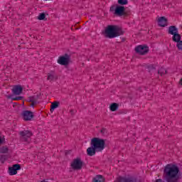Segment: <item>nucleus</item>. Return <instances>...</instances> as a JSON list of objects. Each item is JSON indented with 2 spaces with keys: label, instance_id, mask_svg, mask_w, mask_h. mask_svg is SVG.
Returning <instances> with one entry per match:
<instances>
[{
  "label": "nucleus",
  "instance_id": "f257e3e1",
  "mask_svg": "<svg viewBox=\"0 0 182 182\" xmlns=\"http://www.w3.org/2000/svg\"><path fill=\"white\" fill-rule=\"evenodd\" d=\"M163 177L166 182L180 181V168L174 164H168L164 168Z\"/></svg>",
  "mask_w": 182,
  "mask_h": 182
},
{
  "label": "nucleus",
  "instance_id": "f03ea898",
  "mask_svg": "<svg viewBox=\"0 0 182 182\" xmlns=\"http://www.w3.org/2000/svg\"><path fill=\"white\" fill-rule=\"evenodd\" d=\"M91 146L87 149V156H95L96 151H103L106 146V139L94 137L91 139Z\"/></svg>",
  "mask_w": 182,
  "mask_h": 182
},
{
  "label": "nucleus",
  "instance_id": "7ed1b4c3",
  "mask_svg": "<svg viewBox=\"0 0 182 182\" xmlns=\"http://www.w3.org/2000/svg\"><path fill=\"white\" fill-rule=\"evenodd\" d=\"M102 34L104 35L105 38L112 39L113 38L120 36V35H124V31L119 26L109 25L105 31H102Z\"/></svg>",
  "mask_w": 182,
  "mask_h": 182
},
{
  "label": "nucleus",
  "instance_id": "20e7f679",
  "mask_svg": "<svg viewBox=\"0 0 182 182\" xmlns=\"http://www.w3.org/2000/svg\"><path fill=\"white\" fill-rule=\"evenodd\" d=\"M110 12H114V15L117 16H127V15H130V11H126V9L123 6H112L109 9Z\"/></svg>",
  "mask_w": 182,
  "mask_h": 182
},
{
  "label": "nucleus",
  "instance_id": "39448f33",
  "mask_svg": "<svg viewBox=\"0 0 182 182\" xmlns=\"http://www.w3.org/2000/svg\"><path fill=\"white\" fill-rule=\"evenodd\" d=\"M58 63L62 66H68L70 63V55L68 53L61 55L58 59Z\"/></svg>",
  "mask_w": 182,
  "mask_h": 182
},
{
  "label": "nucleus",
  "instance_id": "423d86ee",
  "mask_svg": "<svg viewBox=\"0 0 182 182\" xmlns=\"http://www.w3.org/2000/svg\"><path fill=\"white\" fill-rule=\"evenodd\" d=\"M71 167L73 170H82V167H83V161L80 158L74 159L71 164Z\"/></svg>",
  "mask_w": 182,
  "mask_h": 182
},
{
  "label": "nucleus",
  "instance_id": "0eeeda50",
  "mask_svg": "<svg viewBox=\"0 0 182 182\" xmlns=\"http://www.w3.org/2000/svg\"><path fill=\"white\" fill-rule=\"evenodd\" d=\"M149 50H150L149 46L144 45H139L135 48V52L141 55H147V53H149Z\"/></svg>",
  "mask_w": 182,
  "mask_h": 182
},
{
  "label": "nucleus",
  "instance_id": "6e6552de",
  "mask_svg": "<svg viewBox=\"0 0 182 182\" xmlns=\"http://www.w3.org/2000/svg\"><path fill=\"white\" fill-rule=\"evenodd\" d=\"M137 177L133 176H119L117 178V182H136Z\"/></svg>",
  "mask_w": 182,
  "mask_h": 182
},
{
  "label": "nucleus",
  "instance_id": "1a4fd4ad",
  "mask_svg": "<svg viewBox=\"0 0 182 182\" xmlns=\"http://www.w3.org/2000/svg\"><path fill=\"white\" fill-rule=\"evenodd\" d=\"M18 170H21V165L14 164L12 166L9 167L8 173L9 176H16Z\"/></svg>",
  "mask_w": 182,
  "mask_h": 182
},
{
  "label": "nucleus",
  "instance_id": "9d476101",
  "mask_svg": "<svg viewBox=\"0 0 182 182\" xmlns=\"http://www.w3.org/2000/svg\"><path fill=\"white\" fill-rule=\"evenodd\" d=\"M21 117L23 120H25L26 122H29L31 119H33V112L28 110H24L21 113Z\"/></svg>",
  "mask_w": 182,
  "mask_h": 182
},
{
  "label": "nucleus",
  "instance_id": "9b49d317",
  "mask_svg": "<svg viewBox=\"0 0 182 182\" xmlns=\"http://www.w3.org/2000/svg\"><path fill=\"white\" fill-rule=\"evenodd\" d=\"M8 151H9V149H8V147L3 146L0 148V160L1 161H5L8 159L7 156H5L4 154H8Z\"/></svg>",
  "mask_w": 182,
  "mask_h": 182
},
{
  "label": "nucleus",
  "instance_id": "f8f14e48",
  "mask_svg": "<svg viewBox=\"0 0 182 182\" xmlns=\"http://www.w3.org/2000/svg\"><path fill=\"white\" fill-rule=\"evenodd\" d=\"M20 134L22 136V140H24V141H29L30 138L32 136V132L29 131H23L20 132Z\"/></svg>",
  "mask_w": 182,
  "mask_h": 182
},
{
  "label": "nucleus",
  "instance_id": "ddd939ff",
  "mask_svg": "<svg viewBox=\"0 0 182 182\" xmlns=\"http://www.w3.org/2000/svg\"><path fill=\"white\" fill-rule=\"evenodd\" d=\"M22 90H23V87L21 85H14L12 89L13 95L19 96L22 93Z\"/></svg>",
  "mask_w": 182,
  "mask_h": 182
},
{
  "label": "nucleus",
  "instance_id": "4468645a",
  "mask_svg": "<svg viewBox=\"0 0 182 182\" xmlns=\"http://www.w3.org/2000/svg\"><path fill=\"white\" fill-rule=\"evenodd\" d=\"M157 22L159 26H161V28L167 26V19L164 16L159 17Z\"/></svg>",
  "mask_w": 182,
  "mask_h": 182
},
{
  "label": "nucleus",
  "instance_id": "2eb2a0df",
  "mask_svg": "<svg viewBox=\"0 0 182 182\" xmlns=\"http://www.w3.org/2000/svg\"><path fill=\"white\" fill-rule=\"evenodd\" d=\"M168 33L169 35H175L176 33H178V28H177L176 26H171L168 27Z\"/></svg>",
  "mask_w": 182,
  "mask_h": 182
},
{
  "label": "nucleus",
  "instance_id": "dca6fc26",
  "mask_svg": "<svg viewBox=\"0 0 182 182\" xmlns=\"http://www.w3.org/2000/svg\"><path fill=\"white\" fill-rule=\"evenodd\" d=\"M172 41L173 42H180L181 41V35H180L178 33H176L173 35L172 36Z\"/></svg>",
  "mask_w": 182,
  "mask_h": 182
},
{
  "label": "nucleus",
  "instance_id": "f3484780",
  "mask_svg": "<svg viewBox=\"0 0 182 182\" xmlns=\"http://www.w3.org/2000/svg\"><path fill=\"white\" fill-rule=\"evenodd\" d=\"M94 182H105V178L102 175H97L93 179Z\"/></svg>",
  "mask_w": 182,
  "mask_h": 182
},
{
  "label": "nucleus",
  "instance_id": "a211bd4d",
  "mask_svg": "<svg viewBox=\"0 0 182 182\" xmlns=\"http://www.w3.org/2000/svg\"><path fill=\"white\" fill-rule=\"evenodd\" d=\"M117 109H119V104L116 102H113L109 105V110H111V112H116Z\"/></svg>",
  "mask_w": 182,
  "mask_h": 182
},
{
  "label": "nucleus",
  "instance_id": "6ab92c4d",
  "mask_svg": "<svg viewBox=\"0 0 182 182\" xmlns=\"http://www.w3.org/2000/svg\"><path fill=\"white\" fill-rule=\"evenodd\" d=\"M59 102L55 101L51 103V108H50V112L53 113V110H55V109H58V107H59Z\"/></svg>",
  "mask_w": 182,
  "mask_h": 182
},
{
  "label": "nucleus",
  "instance_id": "aec40b11",
  "mask_svg": "<svg viewBox=\"0 0 182 182\" xmlns=\"http://www.w3.org/2000/svg\"><path fill=\"white\" fill-rule=\"evenodd\" d=\"M159 75H161V76H163V75H166L167 73V70L163 68H161L160 70H158Z\"/></svg>",
  "mask_w": 182,
  "mask_h": 182
},
{
  "label": "nucleus",
  "instance_id": "412c9836",
  "mask_svg": "<svg viewBox=\"0 0 182 182\" xmlns=\"http://www.w3.org/2000/svg\"><path fill=\"white\" fill-rule=\"evenodd\" d=\"M46 15L44 13H41L39 14V16H38V19H39V21H43V19L46 18Z\"/></svg>",
  "mask_w": 182,
  "mask_h": 182
},
{
  "label": "nucleus",
  "instance_id": "4be33fe9",
  "mask_svg": "<svg viewBox=\"0 0 182 182\" xmlns=\"http://www.w3.org/2000/svg\"><path fill=\"white\" fill-rule=\"evenodd\" d=\"M119 5H127V0H118Z\"/></svg>",
  "mask_w": 182,
  "mask_h": 182
},
{
  "label": "nucleus",
  "instance_id": "5701e85b",
  "mask_svg": "<svg viewBox=\"0 0 182 182\" xmlns=\"http://www.w3.org/2000/svg\"><path fill=\"white\" fill-rule=\"evenodd\" d=\"M55 79V75L53 74H48L47 80H50V82H52V80H54Z\"/></svg>",
  "mask_w": 182,
  "mask_h": 182
},
{
  "label": "nucleus",
  "instance_id": "b1692460",
  "mask_svg": "<svg viewBox=\"0 0 182 182\" xmlns=\"http://www.w3.org/2000/svg\"><path fill=\"white\" fill-rule=\"evenodd\" d=\"M100 133H102V136H105V134H107V129L106 128H102L100 130Z\"/></svg>",
  "mask_w": 182,
  "mask_h": 182
},
{
  "label": "nucleus",
  "instance_id": "393cba45",
  "mask_svg": "<svg viewBox=\"0 0 182 182\" xmlns=\"http://www.w3.org/2000/svg\"><path fill=\"white\" fill-rule=\"evenodd\" d=\"M149 69V72H151V70L156 69V67H154V65H150L147 66Z\"/></svg>",
  "mask_w": 182,
  "mask_h": 182
},
{
  "label": "nucleus",
  "instance_id": "a878e982",
  "mask_svg": "<svg viewBox=\"0 0 182 182\" xmlns=\"http://www.w3.org/2000/svg\"><path fill=\"white\" fill-rule=\"evenodd\" d=\"M70 113L72 114V116H73L75 114V110L70 109Z\"/></svg>",
  "mask_w": 182,
  "mask_h": 182
},
{
  "label": "nucleus",
  "instance_id": "bb28decb",
  "mask_svg": "<svg viewBox=\"0 0 182 182\" xmlns=\"http://www.w3.org/2000/svg\"><path fill=\"white\" fill-rule=\"evenodd\" d=\"M21 99H22V97H16V98L14 99V100H21Z\"/></svg>",
  "mask_w": 182,
  "mask_h": 182
},
{
  "label": "nucleus",
  "instance_id": "cd10ccee",
  "mask_svg": "<svg viewBox=\"0 0 182 182\" xmlns=\"http://www.w3.org/2000/svg\"><path fill=\"white\" fill-rule=\"evenodd\" d=\"M0 144H2V139L0 137Z\"/></svg>",
  "mask_w": 182,
  "mask_h": 182
},
{
  "label": "nucleus",
  "instance_id": "c85d7f7f",
  "mask_svg": "<svg viewBox=\"0 0 182 182\" xmlns=\"http://www.w3.org/2000/svg\"><path fill=\"white\" fill-rule=\"evenodd\" d=\"M180 85L182 86V78L180 80Z\"/></svg>",
  "mask_w": 182,
  "mask_h": 182
},
{
  "label": "nucleus",
  "instance_id": "c756f323",
  "mask_svg": "<svg viewBox=\"0 0 182 182\" xmlns=\"http://www.w3.org/2000/svg\"><path fill=\"white\" fill-rule=\"evenodd\" d=\"M31 107H33V104H31Z\"/></svg>",
  "mask_w": 182,
  "mask_h": 182
}]
</instances>
